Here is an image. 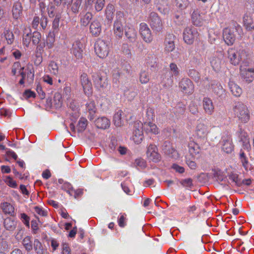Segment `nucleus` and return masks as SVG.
I'll list each match as a JSON object with an SVG mask.
<instances>
[{"label":"nucleus","instance_id":"obj_1","mask_svg":"<svg viewBox=\"0 0 254 254\" xmlns=\"http://www.w3.org/2000/svg\"><path fill=\"white\" fill-rule=\"evenodd\" d=\"M242 33L243 30L240 25L233 21L229 27L223 30L224 40L228 45H232L235 41L236 34L241 35Z\"/></svg>","mask_w":254,"mask_h":254},{"label":"nucleus","instance_id":"obj_2","mask_svg":"<svg viewBox=\"0 0 254 254\" xmlns=\"http://www.w3.org/2000/svg\"><path fill=\"white\" fill-rule=\"evenodd\" d=\"M235 117L242 123H247L250 119V113L246 105L242 102H236L233 107Z\"/></svg>","mask_w":254,"mask_h":254},{"label":"nucleus","instance_id":"obj_3","mask_svg":"<svg viewBox=\"0 0 254 254\" xmlns=\"http://www.w3.org/2000/svg\"><path fill=\"white\" fill-rule=\"evenodd\" d=\"M124 15L123 12L117 11L116 20L113 25L114 34L115 37L119 39L122 38L124 35V26L122 21Z\"/></svg>","mask_w":254,"mask_h":254},{"label":"nucleus","instance_id":"obj_4","mask_svg":"<svg viewBox=\"0 0 254 254\" xmlns=\"http://www.w3.org/2000/svg\"><path fill=\"white\" fill-rule=\"evenodd\" d=\"M94 50L97 55L100 58L106 57L109 52V44L101 39H98L94 45Z\"/></svg>","mask_w":254,"mask_h":254},{"label":"nucleus","instance_id":"obj_5","mask_svg":"<svg viewBox=\"0 0 254 254\" xmlns=\"http://www.w3.org/2000/svg\"><path fill=\"white\" fill-rule=\"evenodd\" d=\"M148 22L154 31H160L163 27V23L158 14L155 12H151L149 16Z\"/></svg>","mask_w":254,"mask_h":254},{"label":"nucleus","instance_id":"obj_6","mask_svg":"<svg viewBox=\"0 0 254 254\" xmlns=\"http://www.w3.org/2000/svg\"><path fill=\"white\" fill-rule=\"evenodd\" d=\"M92 78L95 86L99 89H104L108 85L107 78L106 76L102 75L101 72L97 71L92 73Z\"/></svg>","mask_w":254,"mask_h":254},{"label":"nucleus","instance_id":"obj_7","mask_svg":"<svg viewBox=\"0 0 254 254\" xmlns=\"http://www.w3.org/2000/svg\"><path fill=\"white\" fill-rule=\"evenodd\" d=\"M221 144L222 150L224 152L230 154L231 153L234 149V145L232 142L231 136L227 134L222 137L220 142Z\"/></svg>","mask_w":254,"mask_h":254},{"label":"nucleus","instance_id":"obj_8","mask_svg":"<svg viewBox=\"0 0 254 254\" xmlns=\"http://www.w3.org/2000/svg\"><path fill=\"white\" fill-rule=\"evenodd\" d=\"M133 127L132 139L135 143L139 144L143 138V124L140 122H135Z\"/></svg>","mask_w":254,"mask_h":254},{"label":"nucleus","instance_id":"obj_9","mask_svg":"<svg viewBox=\"0 0 254 254\" xmlns=\"http://www.w3.org/2000/svg\"><path fill=\"white\" fill-rule=\"evenodd\" d=\"M80 82L85 94L90 95L92 92V83L86 73H82L80 76Z\"/></svg>","mask_w":254,"mask_h":254},{"label":"nucleus","instance_id":"obj_10","mask_svg":"<svg viewBox=\"0 0 254 254\" xmlns=\"http://www.w3.org/2000/svg\"><path fill=\"white\" fill-rule=\"evenodd\" d=\"M140 34L144 42L149 43L152 42L153 37L151 30L145 23H141L139 25Z\"/></svg>","mask_w":254,"mask_h":254},{"label":"nucleus","instance_id":"obj_11","mask_svg":"<svg viewBox=\"0 0 254 254\" xmlns=\"http://www.w3.org/2000/svg\"><path fill=\"white\" fill-rule=\"evenodd\" d=\"M240 70L241 77L245 81L249 83L253 81L254 79V68H246L241 66Z\"/></svg>","mask_w":254,"mask_h":254},{"label":"nucleus","instance_id":"obj_12","mask_svg":"<svg viewBox=\"0 0 254 254\" xmlns=\"http://www.w3.org/2000/svg\"><path fill=\"white\" fill-rule=\"evenodd\" d=\"M240 141L242 142L243 144L244 149L249 150L250 148V138L247 132L242 128L241 126H239V130L237 132Z\"/></svg>","mask_w":254,"mask_h":254},{"label":"nucleus","instance_id":"obj_13","mask_svg":"<svg viewBox=\"0 0 254 254\" xmlns=\"http://www.w3.org/2000/svg\"><path fill=\"white\" fill-rule=\"evenodd\" d=\"M176 36L173 34H168L166 36L164 42V52L170 53L173 51L175 48V41Z\"/></svg>","mask_w":254,"mask_h":254},{"label":"nucleus","instance_id":"obj_14","mask_svg":"<svg viewBox=\"0 0 254 254\" xmlns=\"http://www.w3.org/2000/svg\"><path fill=\"white\" fill-rule=\"evenodd\" d=\"M204 14L201 13L198 9H194L191 15V21L192 24L196 26H201L205 20Z\"/></svg>","mask_w":254,"mask_h":254},{"label":"nucleus","instance_id":"obj_15","mask_svg":"<svg viewBox=\"0 0 254 254\" xmlns=\"http://www.w3.org/2000/svg\"><path fill=\"white\" fill-rule=\"evenodd\" d=\"M197 32L194 29L187 27L184 31L183 39L185 42L189 45L193 43L194 38L197 36Z\"/></svg>","mask_w":254,"mask_h":254},{"label":"nucleus","instance_id":"obj_16","mask_svg":"<svg viewBox=\"0 0 254 254\" xmlns=\"http://www.w3.org/2000/svg\"><path fill=\"white\" fill-rule=\"evenodd\" d=\"M179 87L185 93L191 94L193 92V84L189 78H183L179 82Z\"/></svg>","mask_w":254,"mask_h":254},{"label":"nucleus","instance_id":"obj_17","mask_svg":"<svg viewBox=\"0 0 254 254\" xmlns=\"http://www.w3.org/2000/svg\"><path fill=\"white\" fill-rule=\"evenodd\" d=\"M208 132V128L204 124L200 123L197 125L195 128V134L198 138H206Z\"/></svg>","mask_w":254,"mask_h":254},{"label":"nucleus","instance_id":"obj_18","mask_svg":"<svg viewBox=\"0 0 254 254\" xmlns=\"http://www.w3.org/2000/svg\"><path fill=\"white\" fill-rule=\"evenodd\" d=\"M203 108L205 113L211 115L214 111V106L212 100L208 97H204L202 100Z\"/></svg>","mask_w":254,"mask_h":254},{"label":"nucleus","instance_id":"obj_19","mask_svg":"<svg viewBox=\"0 0 254 254\" xmlns=\"http://www.w3.org/2000/svg\"><path fill=\"white\" fill-rule=\"evenodd\" d=\"M90 32L92 36L97 37L101 33L102 30V26L100 22L97 20H94L90 25Z\"/></svg>","mask_w":254,"mask_h":254},{"label":"nucleus","instance_id":"obj_20","mask_svg":"<svg viewBox=\"0 0 254 254\" xmlns=\"http://www.w3.org/2000/svg\"><path fill=\"white\" fill-rule=\"evenodd\" d=\"M228 58L232 64L236 65L239 64L242 60V58L237 51L234 49L231 48L228 50Z\"/></svg>","mask_w":254,"mask_h":254},{"label":"nucleus","instance_id":"obj_21","mask_svg":"<svg viewBox=\"0 0 254 254\" xmlns=\"http://www.w3.org/2000/svg\"><path fill=\"white\" fill-rule=\"evenodd\" d=\"M188 147L190 153L188 155L194 157H195L196 155H198V157L200 156L201 149L197 143L194 141H191L188 144Z\"/></svg>","mask_w":254,"mask_h":254},{"label":"nucleus","instance_id":"obj_22","mask_svg":"<svg viewBox=\"0 0 254 254\" xmlns=\"http://www.w3.org/2000/svg\"><path fill=\"white\" fill-rule=\"evenodd\" d=\"M22 10L23 7L21 3L19 1L14 2L12 8L13 18L16 20L19 19L22 14Z\"/></svg>","mask_w":254,"mask_h":254},{"label":"nucleus","instance_id":"obj_23","mask_svg":"<svg viewBox=\"0 0 254 254\" xmlns=\"http://www.w3.org/2000/svg\"><path fill=\"white\" fill-rule=\"evenodd\" d=\"M71 53L77 59L82 58V45L79 41H76L73 43Z\"/></svg>","mask_w":254,"mask_h":254},{"label":"nucleus","instance_id":"obj_24","mask_svg":"<svg viewBox=\"0 0 254 254\" xmlns=\"http://www.w3.org/2000/svg\"><path fill=\"white\" fill-rule=\"evenodd\" d=\"M243 22L244 26L248 30L254 29V21L252 14L250 12H247L245 14L243 17Z\"/></svg>","mask_w":254,"mask_h":254},{"label":"nucleus","instance_id":"obj_25","mask_svg":"<svg viewBox=\"0 0 254 254\" xmlns=\"http://www.w3.org/2000/svg\"><path fill=\"white\" fill-rule=\"evenodd\" d=\"M95 124L98 128L106 129L110 127V121L107 118L102 117L98 118L95 121Z\"/></svg>","mask_w":254,"mask_h":254},{"label":"nucleus","instance_id":"obj_26","mask_svg":"<svg viewBox=\"0 0 254 254\" xmlns=\"http://www.w3.org/2000/svg\"><path fill=\"white\" fill-rule=\"evenodd\" d=\"M162 149L165 153L170 155L173 158H177L178 157V153L177 151L172 147L169 142H165L164 143Z\"/></svg>","mask_w":254,"mask_h":254},{"label":"nucleus","instance_id":"obj_27","mask_svg":"<svg viewBox=\"0 0 254 254\" xmlns=\"http://www.w3.org/2000/svg\"><path fill=\"white\" fill-rule=\"evenodd\" d=\"M125 33L126 37L129 42L133 43L137 39V32L132 27L125 28Z\"/></svg>","mask_w":254,"mask_h":254},{"label":"nucleus","instance_id":"obj_28","mask_svg":"<svg viewBox=\"0 0 254 254\" xmlns=\"http://www.w3.org/2000/svg\"><path fill=\"white\" fill-rule=\"evenodd\" d=\"M115 11V6L113 4L109 3L106 6L104 10L105 16L106 19L109 22H111Z\"/></svg>","mask_w":254,"mask_h":254},{"label":"nucleus","instance_id":"obj_29","mask_svg":"<svg viewBox=\"0 0 254 254\" xmlns=\"http://www.w3.org/2000/svg\"><path fill=\"white\" fill-rule=\"evenodd\" d=\"M229 87L231 93L234 96L236 97H240L242 94V88L234 81H229Z\"/></svg>","mask_w":254,"mask_h":254},{"label":"nucleus","instance_id":"obj_30","mask_svg":"<svg viewBox=\"0 0 254 254\" xmlns=\"http://www.w3.org/2000/svg\"><path fill=\"white\" fill-rule=\"evenodd\" d=\"M3 225L7 230L12 231L16 228L17 222L14 219L7 217L4 220Z\"/></svg>","mask_w":254,"mask_h":254},{"label":"nucleus","instance_id":"obj_31","mask_svg":"<svg viewBox=\"0 0 254 254\" xmlns=\"http://www.w3.org/2000/svg\"><path fill=\"white\" fill-rule=\"evenodd\" d=\"M157 8L161 13L166 14L169 11L168 2L166 0H157Z\"/></svg>","mask_w":254,"mask_h":254},{"label":"nucleus","instance_id":"obj_32","mask_svg":"<svg viewBox=\"0 0 254 254\" xmlns=\"http://www.w3.org/2000/svg\"><path fill=\"white\" fill-rule=\"evenodd\" d=\"M210 64L213 69L216 71H219L221 68L222 62L220 58L213 56L210 59Z\"/></svg>","mask_w":254,"mask_h":254},{"label":"nucleus","instance_id":"obj_33","mask_svg":"<svg viewBox=\"0 0 254 254\" xmlns=\"http://www.w3.org/2000/svg\"><path fill=\"white\" fill-rule=\"evenodd\" d=\"M86 110L89 113V119L90 120H92L94 119V115L96 112L97 108L96 107L94 101H91L86 104Z\"/></svg>","mask_w":254,"mask_h":254},{"label":"nucleus","instance_id":"obj_34","mask_svg":"<svg viewBox=\"0 0 254 254\" xmlns=\"http://www.w3.org/2000/svg\"><path fill=\"white\" fill-rule=\"evenodd\" d=\"M1 207L5 214L10 216H14L15 215L14 208L10 203L3 202L1 204Z\"/></svg>","mask_w":254,"mask_h":254},{"label":"nucleus","instance_id":"obj_35","mask_svg":"<svg viewBox=\"0 0 254 254\" xmlns=\"http://www.w3.org/2000/svg\"><path fill=\"white\" fill-rule=\"evenodd\" d=\"M143 127L147 132H150L155 134L159 133V129L157 126L151 122L145 123Z\"/></svg>","mask_w":254,"mask_h":254},{"label":"nucleus","instance_id":"obj_36","mask_svg":"<svg viewBox=\"0 0 254 254\" xmlns=\"http://www.w3.org/2000/svg\"><path fill=\"white\" fill-rule=\"evenodd\" d=\"M146 64L150 67H154L157 64V59L156 56L152 53H148L145 57Z\"/></svg>","mask_w":254,"mask_h":254},{"label":"nucleus","instance_id":"obj_37","mask_svg":"<svg viewBox=\"0 0 254 254\" xmlns=\"http://www.w3.org/2000/svg\"><path fill=\"white\" fill-rule=\"evenodd\" d=\"M33 246L37 254H45L46 252V250L43 248L42 244L38 239L34 240Z\"/></svg>","mask_w":254,"mask_h":254},{"label":"nucleus","instance_id":"obj_38","mask_svg":"<svg viewBox=\"0 0 254 254\" xmlns=\"http://www.w3.org/2000/svg\"><path fill=\"white\" fill-rule=\"evenodd\" d=\"M4 36L8 44H12L14 41L13 32L8 28L5 27L3 31Z\"/></svg>","mask_w":254,"mask_h":254},{"label":"nucleus","instance_id":"obj_39","mask_svg":"<svg viewBox=\"0 0 254 254\" xmlns=\"http://www.w3.org/2000/svg\"><path fill=\"white\" fill-rule=\"evenodd\" d=\"M211 88L212 89V91L219 96L222 95L224 92L222 86L218 82H214L213 83H211Z\"/></svg>","mask_w":254,"mask_h":254},{"label":"nucleus","instance_id":"obj_40","mask_svg":"<svg viewBox=\"0 0 254 254\" xmlns=\"http://www.w3.org/2000/svg\"><path fill=\"white\" fill-rule=\"evenodd\" d=\"M93 17V14L90 12H87L83 15L80 20V24L82 26H86L88 25L90 21Z\"/></svg>","mask_w":254,"mask_h":254},{"label":"nucleus","instance_id":"obj_41","mask_svg":"<svg viewBox=\"0 0 254 254\" xmlns=\"http://www.w3.org/2000/svg\"><path fill=\"white\" fill-rule=\"evenodd\" d=\"M55 41V33L54 32H50L47 37L46 44L48 49H51L54 47V44Z\"/></svg>","mask_w":254,"mask_h":254},{"label":"nucleus","instance_id":"obj_42","mask_svg":"<svg viewBox=\"0 0 254 254\" xmlns=\"http://www.w3.org/2000/svg\"><path fill=\"white\" fill-rule=\"evenodd\" d=\"M186 163L190 169L195 170L197 168L196 163L195 162V157L191 155H186L185 157Z\"/></svg>","mask_w":254,"mask_h":254},{"label":"nucleus","instance_id":"obj_43","mask_svg":"<svg viewBox=\"0 0 254 254\" xmlns=\"http://www.w3.org/2000/svg\"><path fill=\"white\" fill-rule=\"evenodd\" d=\"M87 120L84 118H80L77 126V131L78 132H83L86 128Z\"/></svg>","mask_w":254,"mask_h":254},{"label":"nucleus","instance_id":"obj_44","mask_svg":"<svg viewBox=\"0 0 254 254\" xmlns=\"http://www.w3.org/2000/svg\"><path fill=\"white\" fill-rule=\"evenodd\" d=\"M123 112L118 111L114 116L113 121L116 127H121L122 125V115Z\"/></svg>","mask_w":254,"mask_h":254},{"label":"nucleus","instance_id":"obj_45","mask_svg":"<svg viewBox=\"0 0 254 254\" xmlns=\"http://www.w3.org/2000/svg\"><path fill=\"white\" fill-rule=\"evenodd\" d=\"M30 239V237L27 236L22 241V244L28 252L31 251L33 248V243H32Z\"/></svg>","mask_w":254,"mask_h":254},{"label":"nucleus","instance_id":"obj_46","mask_svg":"<svg viewBox=\"0 0 254 254\" xmlns=\"http://www.w3.org/2000/svg\"><path fill=\"white\" fill-rule=\"evenodd\" d=\"M30 35L32 43L35 45H38L41 39V33L38 31H34L32 33L30 32Z\"/></svg>","mask_w":254,"mask_h":254},{"label":"nucleus","instance_id":"obj_47","mask_svg":"<svg viewBox=\"0 0 254 254\" xmlns=\"http://www.w3.org/2000/svg\"><path fill=\"white\" fill-rule=\"evenodd\" d=\"M228 177L229 180L234 183L236 186L240 187L242 185V183L237 174L231 173L228 175Z\"/></svg>","mask_w":254,"mask_h":254},{"label":"nucleus","instance_id":"obj_48","mask_svg":"<svg viewBox=\"0 0 254 254\" xmlns=\"http://www.w3.org/2000/svg\"><path fill=\"white\" fill-rule=\"evenodd\" d=\"M240 159L242 163L243 166L245 169L248 167V160L246 157V154L243 149L240 150Z\"/></svg>","mask_w":254,"mask_h":254},{"label":"nucleus","instance_id":"obj_49","mask_svg":"<svg viewBox=\"0 0 254 254\" xmlns=\"http://www.w3.org/2000/svg\"><path fill=\"white\" fill-rule=\"evenodd\" d=\"M105 0H96L94 3V8L96 12L101 11L105 6Z\"/></svg>","mask_w":254,"mask_h":254},{"label":"nucleus","instance_id":"obj_50","mask_svg":"<svg viewBox=\"0 0 254 254\" xmlns=\"http://www.w3.org/2000/svg\"><path fill=\"white\" fill-rule=\"evenodd\" d=\"M188 75L195 81H198L200 79L199 72L194 69H191L189 70Z\"/></svg>","mask_w":254,"mask_h":254},{"label":"nucleus","instance_id":"obj_51","mask_svg":"<svg viewBox=\"0 0 254 254\" xmlns=\"http://www.w3.org/2000/svg\"><path fill=\"white\" fill-rule=\"evenodd\" d=\"M139 80L141 83H147L149 80L148 73L145 71H141L140 73Z\"/></svg>","mask_w":254,"mask_h":254},{"label":"nucleus","instance_id":"obj_52","mask_svg":"<svg viewBox=\"0 0 254 254\" xmlns=\"http://www.w3.org/2000/svg\"><path fill=\"white\" fill-rule=\"evenodd\" d=\"M58 69L59 68L58 64L56 62L54 61H52L50 62V63L49 64V69L52 73L55 75L58 74Z\"/></svg>","mask_w":254,"mask_h":254},{"label":"nucleus","instance_id":"obj_53","mask_svg":"<svg viewBox=\"0 0 254 254\" xmlns=\"http://www.w3.org/2000/svg\"><path fill=\"white\" fill-rule=\"evenodd\" d=\"M82 0H75L72 4H71V9L73 13H76L78 12Z\"/></svg>","mask_w":254,"mask_h":254},{"label":"nucleus","instance_id":"obj_54","mask_svg":"<svg viewBox=\"0 0 254 254\" xmlns=\"http://www.w3.org/2000/svg\"><path fill=\"white\" fill-rule=\"evenodd\" d=\"M147 156L149 159L154 162H157L161 159V156L157 151L149 154Z\"/></svg>","mask_w":254,"mask_h":254},{"label":"nucleus","instance_id":"obj_55","mask_svg":"<svg viewBox=\"0 0 254 254\" xmlns=\"http://www.w3.org/2000/svg\"><path fill=\"white\" fill-rule=\"evenodd\" d=\"M170 68L172 73V76H174L175 77L178 76L180 73V70L178 67L177 64L175 63H171L170 64Z\"/></svg>","mask_w":254,"mask_h":254},{"label":"nucleus","instance_id":"obj_56","mask_svg":"<svg viewBox=\"0 0 254 254\" xmlns=\"http://www.w3.org/2000/svg\"><path fill=\"white\" fill-rule=\"evenodd\" d=\"M60 19V16L59 15H56L52 23V28L53 29V31L52 32H54V33L58 32Z\"/></svg>","mask_w":254,"mask_h":254},{"label":"nucleus","instance_id":"obj_57","mask_svg":"<svg viewBox=\"0 0 254 254\" xmlns=\"http://www.w3.org/2000/svg\"><path fill=\"white\" fill-rule=\"evenodd\" d=\"M213 175L214 178L218 182H222L225 179L224 174L220 170L216 171Z\"/></svg>","mask_w":254,"mask_h":254},{"label":"nucleus","instance_id":"obj_58","mask_svg":"<svg viewBox=\"0 0 254 254\" xmlns=\"http://www.w3.org/2000/svg\"><path fill=\"white\" fill-rule=\"evenodd\" d=\"M186 105L182 103H179L175 107L176 112L178 114H183L185 113Z\"/></svg>","mask_w":254,"mask_h":254},{"label":"nucleus","instance_id":"obj_59","mask_svg":"<svg viewBox=\"0 0 254 254\" xmlns=\"http://www.w3.org/2000/svg\"><path fill=\"white\" fill-rule=\"evenodd\" d=\"M172 75L170 76L169 77L163 79V82L164 83L163 86L166 88H169L171 87L173 84Z\"/></svg>","mask_w":254,"mask_h":254},{"label":"nucleus","instance_id":"obj_60","mask_svg":"<svg viewBox=\"0 0 254 254\" xmlns=\"http://www.w3.org/2000/svg\"><path fill=\"white\" fill-rule=\"evenodd\" d=\"M54 102L57 105V107H61L62 104V96L59 93H56L54 97Z\"/></svg>","mask_w":254,"mask_h":254},{"label":"nucleus","instance_id":"obj_61","mask_svg":"<svg viewBox=\"0 0 254 254\" xmlns=\"http://www.w3.org/2000/svg\"><path fill=\"white\" fill-rule=\"evenodd\" d=\"M177 6L180 8L183 9L186 8L188 4V0H176Z\"/></svg>","mask_w":254,"mask_h":254},{"label":"nucleus","instance_id":"obj_62","mask_svg":"<svg viewBox=\"0 0 254 254\" xmlns=\"http://www.w3.org/2000/svg\"><path fill=\"white\" fill-rule=\"evenodd\" d=\"M31 41L30 32L24 34L23 36V43L26 47H28Z\"/></svg>","mask_w":254,"mask_h":254},{"label":"nucleus","instance_id":"obj_63","mask_svg":"<svg viewBox=\"0 0 254 254\" xmlns=\"http://www.w3.org/2000/svg\"><path fill=\"white\" fill-rule=\"evenodd\" d=\"M180 183L182 186L185 187H191L192 186V180L190 178H188L182 180Z\"/></svg>","mask_w":254,"mask_h":254},{"label":"nucleus","instance_id":"obj_64","mask_svg":"<svg viewBox=\"0 0 254 254\" xmlns=\"http://www.w3.org/2000/svg\"><path fill=\"white\" fill-rule=\"evenodd\" d=\"M135 164L136 166L140 167L141 169H144L146 166V162L143 159H137L135 160Z\"/></svg>","mask_w":254,"mask_h":254}]
</instances>
